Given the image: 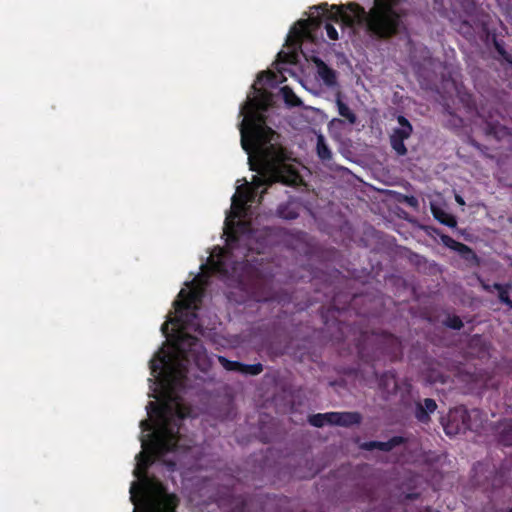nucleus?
I'll use <instances>...</instances> for the list:
<instances>
[{
  "label": "nucleus",
  "instance_id": "f257e3e1",
  "mask_svg": "<svg viewBox=\"0 0 512 512\" xmlns=\"http://www.w3.org/2000/svg\"><path fill=\"white\" fill-rule=\"evenodd\" d=\"M264 99H249L241 108V114H245L240 124L241 146L248 154L250 170L258 175L253 176L251 185L238 187L237 193L232 197L231 213L225 220L224 234L226 235L225 247L220 250L216 260L212 259L210 267L214 273L228 277L230 273H236L238 266L248 262L250 252L262 254L271 244L273 229L265 227L259 233L249 231V224L243 221L235 222L239 218L245 206L254 203L263 186H271L281 182L289 185L296 182L297 172L286 162L291 159L290 153L276 138L279 135L266 125L263 115L259 110H265ZM266 189L260 191L259 202L263 198Z\"/></svg>",
  "mask_w": 512,
  "mask_h": 512
},
{
  "label": "nucleus",
  "instance_id": "f03ea898",
  "mask_svg": "<svg viewBox=\"0 0 512 512\" xmlns=\"http://www.w3.org/2000/svg\"><path fill=\"white\" fill-rule=\"evenodd\" d=\"M344 6L321 3L312 7L314 10L308 19L297 22L299 28H293L292 32L298 38L309 37L312 30L320 28L323 18L341 23L345 27H355L365 24L366 30L371 36L378 39H389L407 30L405 19L407 10L402 7L401 0H374V6L366 12L358 3H349Z\"/></svg>",
  "mask_w": 512,
  "mask_h": 512
},
{
  "label": "nucleus",
  "instance_id": "7ed1b4c3",
  "mask_svg": "<svg viewBox=\"0 0 512 512\" xmlns=\"http://www.w3.org/2000/svg\"><path fill=\"white\" fill-rule=\"evenodd\" d=\"M148 405L154 406L161 423L156 431L141 437L143 450L136 456L134 469V475L139 479L147 476L148 469L155 460L178 450L182 421L190 414V408L178 402L174 407L168 403L155 406L153 402H149Z\"/></svg>",
  "mask_w": 512,
  "mask_h": 512
},
{
  "label": "nucleus",
  "instance_id": "20e7f679",
  "mask_svg": "<svg viewBox=\"0 0 512 512\" xmlns=\"http://www.w3.org/2000/svg\"><path fill=\"white\" fill-rule=\"evenodd\" d=\"M174 353L161 351L150 361L151 374L161 377V382L169 392H176L186 387L189 365L205 357V348L201 340L190 334L181 333L173 343Z\"/></svg>",
  "mask_w": 512,
  "mask_h": 512
},
{
  "label": "nucleus",
  "instance_id": "39448f33",
  "mask_svg": "<svg viewBox=\"0 0 512 512\" xmlns=\"http://www.w3.org/2000/svg\"><path fill=\"white\" fill-rule=\"evenodd\" d=\"M355 346L360 360L365 363L381 360L395 362L403 356L401 340L385 331H361Z\"/></svg>",
  "mask_w": 512,
  "mask_h": 512
},
{
  "label": "nucleus",
  "instance_id": "423d86ee",
  "mask_svg": "<svg viewBox=\"0 0 512 512\" xmlns=\"http://www.w3.org/2000/svg\"><path fill=\"white\" fill-rule=\"evenodd\" d=\"M359 297L354 295L352 298L349 294H335L332 297L331 304L328 307L322 306L320 309L321 319L325 326H336L343 335L345 324L340 320V316L345 312L347 306L356 304Z\"/></svg>",
  "mask_w": 512,
  "mask_h": 512
},
{
  "label": "nucleus",
  "instance_id": "0eeeda50",
  "mask_svg": "<svg viewBox=\"0 0 512 512\" xmlns=\"http://www.w3.org/2000/svg\"><path fill=\"white\" fill-rule=\"evenodd\" d=\"M179 298L174 302L175 311L178 314L176 320L185 327L195 326L197 310L201 302V293L196 291L186 292L182 289Z\"/></svg>",
  "mask_w": 512,
  "mask_h": 512
},
{
  "label": "nucleus",
  "instance_id": "6e6552de",
  "mask_svg": "<svg viewBox=\"0 0 512 512\" xmlns=\"http://www.w3.org/2000/svg\"><path fill=\"white\" fill-rule=\"evenodd\" d=\"M397 122L400 127L394 128L390 135V145L398 156H405L407 154V148L404 141L407 140L413 133V127L409 120L399 115Z\"/></svg>",
  "mask_w": 512,
  "mask_h": 512
},
{
  "label": "nucleus",
  "instance_id": "1a4fd4ad",
  "mask_svg": "<svg viewBox=\"0 0 512 512\" xmlns=\"http://www.w3.org/2000/svg\"><path fill=\"white\" fill-rule=\"evenodd\" d=\"M477 114L485 123L484 130L486 135L493 136L499 140L507 134V128L500 124V119H503V116L498 110L486 111L482 107L477 111Z\"/></svg>",
  "mask_w": 512,
  "mask_h": 512
},
{
  "label": "nucleus",
  "instance_id": "9d476101",
  "mask_svg": "<svg viewBox=\"0 0 512 512\" xmlns=\"http://www.w3.org/2000/svg\"><path fill=\"white\" fill-rule=\"evenodd\" d=\"M467 408L458 406L451 409L447 415V420L443 423L444 431L449 436L465 433L467 431L466 418Z\"/></svg>",
  "mask_w": 512,
  "mask_h": 512
},
{
  "label": "nucleus",
  "instance_id": "9b49d317",
  "mask_svg": "<svg viewBox=\"0 0 512 512\" xmlns=\"http://www.w3.org/2000/svg\"><path fill=\"white\" fill-rule=\"evenodd\" d=\"M408 442V439L403 436H393L388 441H366L359 444V448L365 451H372L378 449L383 452H390L394 448L404 445Z\"/></svg>",
  "mask_w": 512,
  "mask_h": 512
},
{
  "label": "nucleus",
  "instance_id": "f8f14e48",
  "mask_svg": "<svg viewBox=\"0 0 512 512\" xmlns=\"http://www.w3.org/2000/svg\"><path fill=\"white\" fill-rule=\"evenodd\" d=\"M314 63L317 68L318 77L322 80L324 85L328 88H337L339 90L338 74L329 67L322 59L315 58Z\"/></svg>",
  "mask_w": 512,
  "mask_h": 512
},
{
  "label": "nucleus",
  "instance_id": "ddd939ff",
  "mask_svg": "<svg viewBox=\"0 0 512 512\" xmlns=\"http://www.w3.org/2000/svg\"><path fill=\"white\" fill-rule=\"evenodd\" d=\"M437 409V403L432 398H425L415 402L414 416L418 422L428 424L431 420L430 415Z\"/></svg>",
  "mask_w": 512,
  "mask_h": 512
},
{
  "label": "nucleus",
  "instance_id": "4468645a",
  "mask_svg": "<svg viewBox=\"0 0 512 512\" xmlns=\"http://www.w3.org/2000/svg\"><path fill=\"white\" fill-rule=\"evenodd\" d=\"M301 201L296 197H289L285 203L279 204L276 210V215L284 220L296 219L301 210Z\"/></svg>",
  "mask_w": 512,
  "mask_h": 512
},
{
  "label": "nucleus",
  "instance_id": "2eb2a0df",
  "mask_svg": "<svg viewBox=\"0 0 512 512\" xmlns=\"http://www.w3.org/2000/svg\"><path fill=\"white\" fill-rule=\"evenodd\" d=\"M179 498L175 494L163 492L147 512H176Z\"/></svg>",
  "mask_w": 512,
  "mask_h": 512
},
{
  "label": "nucleus",
  "instance_id": "dca6fc26",
  "mask_svg": "<svg viewBox=\"0 0 512 512\" xmlns=\"http://www.w3.org/2000/svg\"><path fill=\"white\" fill-rule=\"evenodd\" d=\"M362 421V415L359 412H333V426L351 427L359 425Z\"/></svg>",
  "mask_w": 512,
  "mask_h": 512
},
{
  "label": "nucleus",
  "instance_id": "f3484780",
  "mask_svg": "<svg viewBox=\"0 0 512 512\" xmlns=\"http://www.w3.org/2000/svg\"><path fill=\"white\" fill-rule=\"evenodd\" d=\"M375 376L378 380V387L383 393L391 394L397 391L398 385L395 371H386L379 376L375 373Z\"/></svg>",
  "mask_w": 512,
  "mask_h": 512
},
{
  "label": "nucleus",
  "instance_id": "a211bd4d",
  "mask_svg": "<svg viewBox=\"0 0 512 512\" xmlns=\"http://www.w3.org/2000/svg\"><path fill=\"white\" fill-rule=\"evenodd\" d=\"M465 420L467 424V431L469 430L479 433L485 422V415L477 408L471 410L467 409V416Z\"/></svg>",
  "mask_w": 512,
  "mask_h": 512
},
{
  "label": "nucleus",
  "instance_id": "6ab92c4d",
  "mask_svg": "<svg viewBox=\"0 0 512 512\" xmlns=\"http://www.w3.org/2000/svg\"><path fill=\"white\" fill-rule=\"evenodd\" d=\"M335 103L337 106L338 114L345 118L349 124L354 125L357 122L356 114L349 108V106L342 100V92L337 90L335 94Z\"/></svg>",
  "mask_w": 512,
  "mask_h": 512
},
{
  "label": "nucleus",
  "instance_id": "aec40b11",
  "mask_svg": "<svg viewBox=\"0 0 512 512\" xmlns=\"http://www.w3.org/2000/svg\"><path fill=\"white\" fill-rule=\"evenodd\" d=\"M308 422L310 425L321 428L324 425L333 426V412L317 413L309 415Z\"/></svg>",
  "mask_w": 512,
  "mask_h": 512
},
{
  "label": "nucleus",
  "instance_id": "412c9836",
  "mask_svg": "<svg viewBox=\"0 0 512 512\" xmlns=\"http://www.w3.org/2000/svg\"><path fill=\"white\" fill-rule=\"evenodd\" d=\"M434 218L441 224L446 225L450 228H454L457 225V220L454 215L446 212L445 210L437 207H432Z\"/></svg>",
  "mask_w": 512,
  "mask_h": 512
},
{
  "label": "nucleus",
  "instance_id": "4be33fe9",
  "mask_svg": "<svg viewBox=\"0 0 512 512\" xmlns=\"http://www.w3.org/2000/svg\"><path fill=\"white\" fill-rule=\"evenodd\" d=\"M494 289L498 291L499 301L505 304L510 310H512V300L509 297V291L511 289L510 284L494 283L492 285Z\"/></svg>",
  "mask_w": 512,
  "mask_h": 512
},
{
  "label": "nucleus",
  "instance_id": "5701e85b",
  "mask_svg": "<svg viewBox=\"0 0 512 512\" xmlns=\"http://www.w3.org/2000/svg\"><path fill=\"white\" fill-rule=\"evenodd\" d=\"M316 151L318 157L323 161H329L332 159V152L329 146L327 145L325 138L323 135H319L317 137V145Z\"/></svg>",
  "mask_w": 512,
  "mask_h": 512
},
{
  "label": "nucleus",
  "instance_id": "b1692460",
  "mask_svg": "<svg viewBox=\"0 0 512 512\" xmlns=\"http://www.w3.org/2000/svg\"><path fill=\"white\" fill-rule=\"evenodd\" d=\"M499 443L504 446H512V420H505L502 424V430L499 433Z\"/></svg>",
  "mask_w": 512,
  "mask_h": 512
},
{
  "label": "nucleus",
  "instance_id": "393cba45",
  "mask_svg": "<svg viewBox=\"0 0 512 512\" xmlns=\"http://www.w3.org/2000/svg\"><path fill=\"white\" fill-rule=\"evenodd\" d=\"M256 83L263 86L275 87L277 84V75L272 71H263L258 74Z\"/></svg>",
  "mask_w": 512,
  "mask_h": 512
},
{
  "label": "nucleus",
  "instance_id": "a878e982",
  "mask_svg": "<svg viewBox=\"0 0 512 512\" xmlns=\"http://www.w3.org/2000/svg\"><path fill=\"white\" fill-rule=\"evenodd\" d=\"M281 93L285 103L288 104L289 106L296 107L301 104V100L297 97V95L289 86L282 87Z\"/></svg>",
  "mask_w": 512,
  "mask_h": 512
},
{
  "label": "nucleus",
  "instance_id": "bb28decb",
  "mask_svg": "<svg viewBox=\"0 0 512 512\" xmlns=\"http://www.w3.org/2000/svg\"><path fill=\"white\" fill-rule=\"evenodd\" d=\"M461 246L464 249L459 248L457 250V252L461 256V258L464 259L465 261L469 262V263L478 264V256L473 251V249L471 247H469L468 245L464 244V243H462Z\"/></svg>",
  "mask_w": 512,
  "mask_h": 512
},
{
  "label": "nucleus",
  "instance_id": "cd10ccee",
  "mask_svg": "<svg viewBox=\"0 0 512 512\" xmlns=\"http://www.w3.org/2000/svg\"><path fill=\"white\" fill-rule=\"evenodd\" d=\"M264 370V367L261 363H255V364H244L241 363V369L240 373L243 375H251V376H257L261 374Z\"/></svg>",
  "mask_w": 512,
  "mask_h": 512
},
{
  "label": "nucleus",
  "instance_id": "c85d7f7f",
  "mask_svg": "<svg viewBox=\"0 0 512 512\" xmlns=\"http://www.w3.org/2000/svg\"><path fill=\"white\" fill-rule=\"evenodd\" d=\"M493 45L497 53L512 66V56L505 50L504 42L493 36Z\"/></svg>",
  "mask_w": 512,
  "mask_h": 512
},
{
  "label": "nucleus",
  "instance_id": "c756f323",
  "mask_svg": "<svg viewBox=\"0 0 512 512\" xmlns=\"http://www.w3.org/2000/svg\"><path fill=\"white\" fill-rule=\"evenodd\" d=\"M218 362L225 370L240 373L241 362L229 360L224 356H218Z\"/></svg>",
  "mask_w": 512,
  "mask_h": 512
},
{
  "label": "nucleus",
  "instance_id": "7c9ffc66",
  "mask_svg": "<svg viewBox=\"0 0 512 512\" xmlns=\"http://www.w3.org/2000/svg\"><path fill=\"white\" fill-rule=\"evenodd\" d=\"M447 376L442 372L436 369H431L427 373V381L431 384L441 383L444 384L446 382Z\"/></svg>",
  "mask_w": 512,
  "mask_h": 512
},
{
  "label": "nucleus",
  "instance_id": "2f4dec72",
  "mask_svg": "<svg viewBox=\"0 0 512 512\" xmlns=\"http://www.w3.org/2000/svg\"><path fill=\"white\" fill-rule=\"evenodd\" d=\"M444 325L454 330H460L464 326L462 319L457 315H449Z\"/></svg>",
  "mask_w": 512,
  "mask_h": 512
},
{
  "label": "nucleus",
  "instance_id": "473e14b6",
  "mask_svg": "<svg viewBox=\"0 0 512 512\" xmlns=\"http://www.w3.org/2000/svg\"><path fill=\"white\" fill-rule=\"evenodd\" d=\"M442 240H443V243L450 249L454 250L457 252V250L459 248H462L464 249L461 245H462V242H459V241H456L455 239H453L452 237L450 236H443L442 237Z\"/></svg>",
  "mask_w": 512,
  "mask_h": 512
},
{
  "label": "nucleus",
  "instance_id": "72a5a7b5",
  "mask_svg": "<svg viewBox=\"0 0 512 512\" xmlns=\"http://www.w3.org/2000/svg\"><path fill=\"white\" fill-rule=\"evenodd\" d=\"M325 30H326V33H327V36L331 39V40H338L339 36H338V32L336 30V28L334 27L333 24L331 23H326L325 24Z\"/></svg>",
  "mask_w": 512,
  "mask_h": 512
},
{
  "label": "nucleus",
  "instance_id": "f704fd0d",
  "mask_svg": "<svg viewBox=\"0 0 512 512\" xmlns=\"http://www.w3.org/2000/svg\"><path fill=\"white\" fill-rule=\"evenodd\" d=\"M403 201L406 202L409 206L416 207L418 205V200L414 196H403Z\"/></svg>",
  "mask_w": 512,
  "mask_h": 512
},
{
  "label": "nucleus",
  "instance_id": "c9c22d12",
  "mask_svg": "<svg viewBox=\"0 0 512 512\" xmlns=\"http://www.w3.org/2000/svg\"><path fill=\"white\" fill-rule=\"evenodd\" d=\"M140 427L143 431H150L152 429V425L148 420H142L140 422Z\"/></svg>",
  "mask_w": 512,
  "mask_h": 512
},
{
  "label": "nucleus",
  "instance_id": "e433bc0d",
  "mask_svg": "<svg viewBox=\"0 0 512 512\" xmlns=\"http://www.w3.org/2000/svg\"><path fill=\"white\" fill-rule=\"evenodd\" d=\"M419 497V493H407L404 496L405 500H415Z\"/></svg>",
  "mask_w": 512,
  "mask_h": 512
},
{
  "label": "nucleus",
  "instance_id": "4c0bfd02",
  "mask_svg": "<svg viewBox=\"0 0 512 512\" xmlns=\"http://www.w3.org/2000/svg\"><path fill=\"white\" fill-rule=\"evenodd\" d=\"M455 199H456V201H457L459 204H461V205H464V204H465V202H464V200H463V198H462L461 196L456 195Z\"/></svg>",
  "mask_w": 512,
  "mask_h": 512
},
{
  "label": "nucleus",
  "instance_id": "58836bf2",
  "mask_svg": "<svg viewBox=\"0 0 512 512\" xmlns=\"http://www.w3.org/2000/svg\"><path fill=\"white\" fill-rule=\"evenodd\" d=\"M168 327V324L167 323H163L162 325V331H165Z\"/></svg>",
  "mask_w": 512,
  "mask_h": 512
},
{
  "label": "nucleus",
  "instance_id": "ea45409f",
  "mask_svg": "<svg viewBox=\"0 0 512 512\" xmlns=\"http://www.w3.org/2000/svg\"><path fill=\"white\" fill-rule=\"evenodd\" d=\"M134 485H135V483H133V485H132V487H131V494H132V496H131V497H132V498H133Z\"/></svg>",
  "mask_w": 512,
  "mask_h": 512
},
{
  "label": "nucleus",
  "instance_id": "a19ab883",
  "mask_svg": "<svg viewBox=\"0 0 512 512\" xmlns=\"http://www.w3.org/2000/svg\"><path fill=\"white\" fill-rule=\"evenodd\" d=\"M485 289L490 291V286H485Z\"/></svg>",
  "mask_w": 512,
  "mask_h": 512
},
{
  "label": "nucleus",
  "instance_id": "79ce46f5",
  "mask_svg": "<svg viewBox=\"0 0 512 512\" xmlns=\"http://www.w3.org/2000/svg\"><path fill=\"white\" fill-rule=\"evenodd\" d=\"M508 512H512V509H510Z\"/></svg>",
  "mask_w": 512,
  "mask_h": 512
}]
</instances>
